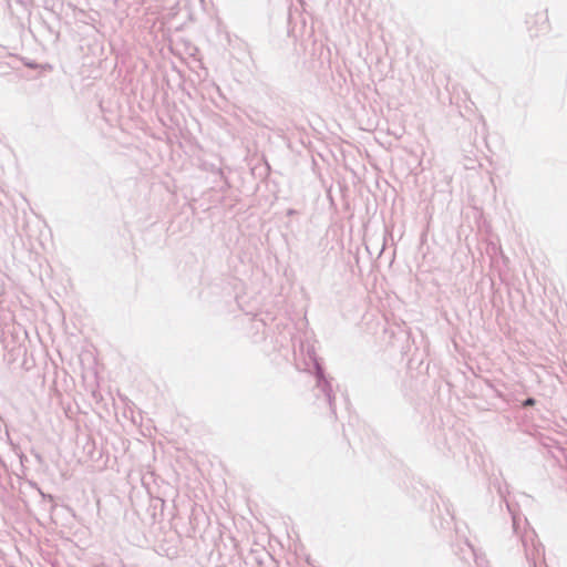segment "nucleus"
Here are the masks:
<instances>
[{"instance_id": "f257e3e1", "label": "nucleus", "mask_w": 567, "mask_h": 567, "mask_svg": "<svg viewBox=\"0 0 567 567\" xmlns=\"http://www.w3.org/2000/svg\"><path fill=\"white\" fill-rule=\"evenodd\" d=\"M540 22L542 24H547L548 19L545 13L537 14L532 21H528L530 28H533L536 23Z\"/></svg>"}, {"instance_id": "f03ea898", "label": "nucleus", "mask_w": 567, "mask_h": 567, "mask_svg": "<svg viewBox=\"0 0 567 567\" xmlns=\"http://www.w3.org/2000/svg\"><path fill=\"white\" fill-rule=\"evenodd\" d=\"M535 404V400L534 399H527L525 402H524V405L525 406H529V405H534Z\"/></svg>"}]
</instances>
